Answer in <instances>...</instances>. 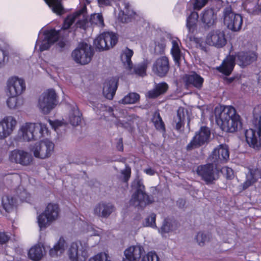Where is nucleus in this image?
Masks as SVG:
<instances>
[{
	"label": "nucleus",
	"instance_id": "1",
	"mask_svg": "<svg viewBox=\"0 0 261 261\" xmlns=\"http://www.w3.org/2000/svg\"><path fill=\"white\" fill-rule=\"evenodd\" d=\"M215 115L217 124L226 132L233 133L241 125L240 117L231 106L216 109Z\"/></svg>",
	"mask_w": 261,
	"mask_h": 261
},
{
	"label": "nucleus",
	"instance_id": "2",
	"mask_svg": "<svg viewBox=\"0 0 261 261\" xmlns=\"http://www.w3.org/2000/svg\"><path fill=\"white\" fill-rule=\"evenodd\" d=\"M256 59L257 55L254 51H241L238 53L234 57H227L216 69L223 74L229 75L233 70L235 61L240 67H245L252 64Z\"/></svg>",
	"mask_w": 261,
	"mask_h": 261
},
{
	"label": "nucleus",
	"instance_id": "3",
	"mask_svg": "<svg viewBox=\"0 0 261 261\" xmlns=\"http://www.w3.org/2000/svg\"><path fill=\"white\" fill-rule=\"evenodd\" d=\"M49 130L46 124L42 123L26 122L18 129L17 137L19 140L30 142L48 136Z\"/></svg>",
	"mask_w": 261,
	"mask_h": 261
},
{
	"label": "nucleus",
	"instance_id": "4",
	"mask_svg": "<svg viewBox=\"0 0 261 261\" xmlns=\"http://www.w3.org/2000/svg\"><path fill=\"white\" fill-rule=\"evenodd\" d=\"M256 106L253 109V118L250 128L245 132L246 140L249 146L258 150L261 147V115L255 114Z\"/></svg>",
	"mask_w": 261,
	"mask_h": 261
},
{
	"label": "nucleus",
	"instance_id": "5",
	"mask_svg": "<svg viewBox=\"0 0 261 261\" xmlns=\"http://www.w3.org/2000/svg\"><path fill=\"white\" fill-rule=\"evenodd\" d=\"M60 210L59 205L49 203L44 212L37 217V222L41 230L44 229L56 221L60 217Z\"/></svg>",
	"mask_w": 261,
	"mask_h": 261
},
{
	"label": "nucleus",
	"instance_id": "6",
	"mask_svg": "<svg viewBox=\"0 0 261 261\" xmlns=\"http://www.w3.org/2000/svg\"><path fill=\"white\" fill-rule=\"evenodd\" d=\"M132 187L136 191L130 200V204L135 207L143 208L147 204L153 201L152 198L144 192L145 187L142 182L139 179H135L132 184Z\"/></svg>",
	"mask_w": 261,
	"mask_h": 261
},
{
	"label": "nucleus",
	"instance_id": "7",
	"mask_svg": "<svg viewBox=\"0 0 261 261\" xmlns=\"http://www.w3.org/2000/svg\"><path fill=\"white\" fill-rule=\"evenodd\" d=\"M89 245L86 242L77 241L72 242L67 251L70 261H86L89 256Z\"/></svg>",
	"mask_w": 261,
	"mask_h": 261
},
{
	"label": "nucleus",
	"instance_id": "8",
	"mask_svg": "<svg viewBox=\"0 0 261 261\" xmlns=\"http://www.w3.org/2000/svg\"><path fill=\"white\" fill-rule=\"evenodd\" d=\"M58 96L54 89H48L39 97L38 107L41 113L48 114L57 105Z\"/></svg>",
	"mask_w": 261,
	"mask_h": 261
},
{
	"label": "nucleus",
	"instance_id": "9",
	"mask_svg": "<svg viewBox=\"0 0 261 261\" xmlns=\"http://www.w3.org/2000/svg\"><path fill=\"white\" fill-rule=\"evenodd\" d=\"M133 54V51L127 47L122 50L121 60L123 65L128 73H135L143 76L146 73V65L145 64H141L134 66L131 61Z\"/></svg>",
	"mask_w": 261,
	"mask_h": 261
},
{
	"label": "nucleus",
	"instance_id": "10",
	"mask_svg": "<svg viewBox=\"0 0 261 261\" xmlns=\"http://www.w3.org/2000/svg\"><path fill=\"white\" fill-rule=\"evenodd\" d=\"M55 145L53 142L45 139L37 142L31 145L30 149L36 158L45 159L48 158L53 154Z\"/></svg>",
	"mask_w": 261,
	"mask_h": 261
},
{
	"label": "nucleus",
	"instance_id": "11",
	"mask_svg": "<svg viewBox=\"0 0 261 261\" xmlns=\"http://www.w3.org/2000/svg\"><path fill=\"white\" fill-rule=\"evenodd\" d=\"M223 19L224 24L229 30L236 32L241 29L242 17L240 14L234 13L230 6H227L224 8Z\"/></svg>",
	"mask_w": 261,
	"mask_h": 261
},
{
	"label": "nucleus",
	"instance_id": "12",
	"mask_svg": "<svg viewBox=\"0 0 261 261\" xmlns=\"http://www.w3.org/2000/svg\"><path fill=\"white\" fill-rule=\"evenodd\" d=\"M59 38V32L55 29L46 30L42 33V29L39 33L38 39L36 41V47L38 46L40 51L47 50L51 45Z\"/></svg>",
	"mask_w": 261,
	"mask_h": 261
},
{
	"label": "nucleus",
	"instance_id": "13",
	"mask_svg": "<svg viewBox=\"0 0 261 261\" xmlns=\"http://www.w3.org/2000/svg\"><path fill=\"white\" fill-rule=\"evenodd\" d=\"M93 56V51L90 45L86 43H81L72 53L73 60L82 65L87 64L90 62Z\"/></svg>",
	"mask_w": 261,
	"mask_h": 261
},
{
	"label": "nucleus",
	"instance_id": "14",
	"mask_svg": "<svg viewBox=\"0 0 261 261\" xmlns=\"http://www.w3.org/2000/svg\"><path fill=\"white\" fill-rule=\"evenodd\" d=\"M117 42L116 35L112 32H105L94 41L96 48L99 51L107 50L114 46Z\"/></svg>",
	"mask_w": 261,
	"mask_h": 261
},
{
	"label": "nucleus",
	"instance_id": "15",
	"mask_svg": "<svg viewBox=\"0 0 261 261\" xmlns=\"http://www.w3.org/2000/svg\"><path fill=\"white\" fill-rule=\"evenodd\" d=\"M86 10V6L84 5L75 13L69 15L64 20L62 29L63 30L68 29L75 21H76L77 27L85 28L87 22V20L85 18Z\"/></svg>",
	"mask_w": 261,
	"mask_h": 261
},
{
	"label": "nucleus",
	"instance_id": "16",
	"mask_svg": "<svg viewBox=\"0 0 261 261\" xmlns=\"http://www.w3.org/2000/svg\"><path fill=\"white\" fill-rule=\"evenodd\" d=\"M9 160L10 162L20 164L23 166H30L33 161L31 153L23 149H16L9 153Z\"/></svg>",
	"mask_w": 261,
	"mask_h": 261
},
{
	"label": "nucleus",
	"instance_id": "17",
	"mask_svg": "<svg viewBox=\"0 0 261 261\" xmlns=\"http://www.w3.org/2000/svg\"><path fill=\"white\" fill-rule=\"evenodd\" d=\"M25 90L24 81L17 76H12L6 83V92L7 95H20Z\"/></svg>",
	"mask_w": 261,
	"mask_h": 261
},
{
	"label": "nucleus",
	"instance_id": "18",
	"mask_svg": "<svg viewBox=\"0 0 261 261\" xmlns=\"http://www.w3.org/2000/svg\"><path fill=\"white\" fill-rule=\"evenodd\" d=\"M17 121L12 116H5L0 120V140H4L12 134Z\"/></svg>",
	"mask_w": 261,
	"mask_h": 261
},
{
	"label": "nucleus",
	"instance_id": "19",
	"mask_svg": "<svg viewBox=\"0 0 261 261\" xmlns=\"http://www.w3.org/2000/svg\"><path fill=\"white\" fill-rule=\"evenodd\" d=\"M214 163L201 165L197 167L196 172L198 175L204 180L206 184L212 183L218 178V170L214 168Z\"/></svg>",
	"mask_w": 261,
	"mask_h": 261
},
{
	"label": "nucleus",
	"instance_id": "20",
	"mask_svg": "<svg viewBox=\"0 0 261 261\" xmlns=\"http://www.w3.org/2000/svg\"><path fill=\"white\" fill-rule=\"evenodd\" d=\"M211 135L210 129L206 126L201 127L199 131L196 133L191 141L188 144L189 150L202 145L209 140Z\"/></svg>",
	"mask_w": 261,
	"mask_h": 261
},
{
	"label": "nucleus",
	"instance_id": "21",
	"mask_svg": "<svg viewBox=\"0 0 261 261\" xmlns=\"http://www.w3.org/2000/svg\"><path fill=\"white\" fill-rule=\"evenodd\" d=\"M205 43L210 46L216 48H221L226 43L225 34L220 30H214L210 32L206 35Z\"/></svg>",
	"mask_w": 261,
	"mask_h": 261
},
{
	"label": "nucleus",
	"instance_id": "22",
	"mask_svg": "<svg viewBox=\"0 0 261 261\" xmlns=\"http://www.w3.org/2000/svg\"><path fill=\"white\" fill-rule=\"evenodd\" d=\"M229 157L228 147L226 145L221 144L214 149L208 160L217 165L220 163L226 162Z\"/></svg>",
	"mask_w": 261,
	"mask_h": 261
},
{
	"label": "nucleus",
	"instance_id": "23",
	"mask_svg": "<svg viewBox=\"0 0 261 261\" xmlns=\"http://www.w3.org/2000/svg\"><path fill=\"white\" fill-rule=\"evenodd\" d=\"M3 41L0 39V69L5 67L8 64L17 65L20 60V56L17 52H12L9 55L6 51L3 48Z\"/></svg>",
	"mask_w": 261,
	"mask_h": 261
},
{
	"label": "nucleus",
	"instance_id": "24",
	"mask_svg": "<svg viewBox=\"0 0 261 261\" xmlns=\"http://www.w3.org/2000/svg\"><path fill=\"white\" fill-rule=\"evenodd\" d=\"M169 69V61L165 56L157 59L152 67L154 73L161 77L164 76L168 72Z\"/></svg>",
	"mask_w": 261,
	"mask_h": 261
},
{
	"label": "nucleus",
	"instance_id": "25",
	"mask_svg": "<svg viewBox=\"0 0 261 261\" xmlns=\"http://www.w3.org/2000/svg\"><path fill=\"white\" fill-rule=\"evenodd\" d=\"M143 252L144 249L141 245L132 246L124 251L123 261H137Z\"/></svg>",
	"mask_w": 261,
	"mask_h": 261
},
{
	"label": "nucleus",
	"instance_id": "26",
	"mask_svg": "<svg viewBox=\"0 0 261 261\" xmlns=\"http://www.w3.org/2000/svg\"><path fill=\"white\" fill-rule=\"evenodd\" d=\"M114 211V206L109 203L100 202L95 205L93 209L95 215L107 218L109 217Z\"/></svg>",
	"mask_w": 261,
	"mask_h": 261
},
{
	"label": "nucleus",
	"instance_id": "27",
	"mask_svg": "<svg viewBox=\"0 0 261 261\" xmlns=\"http://www.w3.org/2000/svg\"><path fill=\"white\" fill-rule=\"evenodd\" d=\"M117 89V80L115 78L108 80L103 84V94L107 99H112Z\"/></svg>",
	"mask_w": 261,
	"mask_h": 261
},
{
	"label": "nucleus",
	"instance_id": "28",
	"mask_svg": "<svg viewBox=\"0 0 261 261\" xmlns=\"http://www.w3.org/2000/svg\"><path fill=\"white\" fill-rule=\"evenodd\" d=\"M217 17L213 9H205L202 13L201 20L205 28L213 27L216 23Z\"/></svg>",
	"mask_w": 261,
	"mask_h": 261
},
{
	"label": "nucleus",
	"instance_id": "29",
	"mask_svg": "<svg viewBox=\"0 0 261 261\" xmlns=\"http://www.w3.org/2000/svg\"><path fill=\"white\" fill-rule=\"evenodd\" d=\"M45 254L43 245L38 243L33 246L29 250L28 256L33 261H39Z\"/></svg>",
	"mask_w": 261,
	"mask_h": 261
},
{
	"label": "nucleus",
	"instance_id": "30",
	"mask_svg": "<svg viewBox=\"0 0 261 261\" xmlns=\"http://www.w3.org/2000/svg\"><path fill=\"white\" fill-rule=\"evenodd\" d=\"M184 81L186 85L193 86L197 88H200L203 82V79L194 72L186 74Z\"/></svg>",
	"mask_w": 261,
	"mask_h": 261
},
{
	"label": "nucleus",
	"instance_id": "31",
	"mask_svg": "<svg viewBox=\"0 0 261 261\" xmlns=\"http://www.w3.org/2000/svg\"><path fill=\"white\" fill-rule=\"evenodd\" d=\"M67 244L63 237H60L58 242L49 251V254L51 257H56L62 254L67 248Z\"/></svg>",
	"mask_w": 261,
	"mask_h": 261
},
{
	"label": "nucleus",
	"instance_id": "32",
	"mask_svg": "<svg viewBox=\"0 0 261 261\" xmlns=\"http://www.w3.org/2000/svg\"><path fill=\"white\" fill-rule=\"evenodd\" d=\"M172 47L171 53L175 64L179 66L181 57L180 48V42L177 38L173 39L171 41Z\"/></svg>",
	"mask_w": 261,
	"mask_h": 261
},
{
	"label": "nucleus",
	"instance_id": "33",
	"mask_svg": "<svg viewBox=\"0 0 261 261\" xmlns=\"http://www.w3.org/2000/svg\"><path fill=\"white\" fill-rule=\"evenodd\" d=\"M199 15L197 12L193 11L186 19V27L189 34H193L197 28V23Z\"/></svg>",
	"mask_w": 261,
	"mask_h": 261
},
{
	"label": "nucleus",
	"instance_id": "34",
	"mask_svg": "<svg viewBox=\"0 0 261 261\" xmlns=\"http://www.w3.org/2000/svg\"><path fill=\"white\" fill-rule=\"evenodd\" d=\"M69 123L73 126L78 125L81 121V114L76 106H73L68 116Z\"/></svg>",
	"mask_w": 261,
	"mask_h": 261
},
{
	"label": "nucleus",
	"instance_id": "35",
	"mask_svg": "<svg viewBox=\"0 0 261 261\" xmlns=\"http://www.w3.org/2000/svg\"><path fill=\"white\" fill-rule=\"evenodd\" d=\"M168 85L165 83L156 84L154 88L147 93V96L149 98H155L161 94L164 93L168 89Z\"/></svg>",
	"mask_w": 261,
	"mask_h": 261
},
{
	"label": "nucleus",
	"instance_id": "36",
	"mask_svg": "<svg viewBox=\"0 0 261 261\" xmlns=\"http://www.w3.org/2000/svg\"><path fill=\"white\" fill-rule=\"evenodd\" d=\"M16 198L11 196L5 195L2 198V205L7 212L13 210L16 206Z\"/></svg>",
	"mask_w": 261,
	"mask_h": 261
},
{
	"label": "nucleus",
	"instance_id": "37",
	"mask_svg": "<svg viewBox=\"0 0 261 261\" xmlns=\"http://www.w3.org/2000/svg\"><path fill=\"white\" fill-rule=\"evenodd\" d=\"M122 5L124 6V9L123 10L121 9L119 14V17H121V16H123L121 18V20L123 21L124 20V22H127V19H128L129 18H135V16L136 14L134 11L129 10V4L125 2H122Z\"/></svg>",
	"mask_w": 261,
	"mask_h": 261
},
{
	"label": "nucleus",
	"instance_id": "38",
	"mask_svg": "<svg viewBox=\"0 0 261 261\" xmlns=\"http://www.w3.org/2000/svg\"><path fill=\"white\" fill-rule=\"evenodd\" d=\"M6 101L7 107L11 110H16L22 105V99L17 95H8Z\"/></svg>",
	"mask_w": 261,
	"mask_h": 261
},
{
	"label": "nucleus",
	"instance_id": "39",
	"mask_svg": "<svg viewBox=\"0 0 261 261\" xmlns=\"http://www.w3.org/2000/svg\"><path fill=\"white\" fill-rule=\"evenodd\" d=\"M53 12L61 15L63 12V8L60 0H44Z\"/></svg>",
	"mask_w": 261,
	"mask_h": 261
},
{
	"label": "nucleus",
	"instance_id": "40",
	"mask_svg": "<svg viewBox=\"0 0 261 261\" xmlns=\"http://www.w3.org/2000/svg\"><path fill=\"white\" fill-rule=\"evenodd\" d=\"M140 98V96L136 93H129L125 96L119 102L122 104H132L137 102Z\"/></svg>",
	"mask_w": 261,
	"mask_h": 261
},
{
	"label": "nucleus",
	"instance_id": "41",
	"mask_svg": "<svg viewBox=\"0 0 261 261\" xmlns=\"http://www.w3.org/2000/svg\"><path fill=\"white\" fill-rule=\"evenodd\" d=\"M175 229L176 224L174 223H172L168 219H165L164 221L161 229H159V231L163 234L164 233L174 231Z\"/></svg>",
	"mask_w": 261,
	"mask_h": 261
},
{
	"label": "nucleus",
	"instance_id": "42",
	"mask_svg": "<svg viewBox=\"0 0 261 261\" xmlns=\"http://www.w3.org/2000/svg\"><path fill=\"white\" fill-rule=\"evenodd\" d=\"M185 110L183 108H179L177 112V118H175L176 123V127L177 129H179L185 119Z\"/></svg>",
	"mask_w": 261,
	"mask_h": 261
},
{
	"label": "nucleus",
	"instance_id": "43",
	"mask_svg": "<svg viewBox=\"0 0 261 261\" xmlns=\"http://www.w3.org/2000/svg\"><path fill=\"white\" fill-rule=\"evenodd\" d=\"M51 127L57 133H59L61 130H64L66 123L62 121L51 120H48Z\"/></svg>",
	"mask_w": 261,
	"mask_h": 261
},
{
	"label": "nucleus",
	"instance_id": "44",
	"mask_svg": "<svg viewBox=\"0 0 261 261\" xmlns=\"http://www.w3.org/2000/svg\"><path fill=\"white\" fill-rule=\"evenodd\" d=\"M197 243L200 246H203L210 240V237L208 234L202 232H199L195 238Z\"/></svg>",
	"mask_w": 261,
	"mask_h": 261
},
{
	"label": "nucleus",
	"instance_id": "45",
	"mask_svg": "<svg viewBox=\"0 0 261 261\" xmlns=\"http://www.w3.org/2000/svg\"><path fill=\"white\" fill-rule=\"evenodd\" d=\"M90 22L91 24L96 25L99 27H103L104 26L103 17L99 13L91 15Z\"/></svg>",
	"mask_w": 261,
	"mask_h": 261
},
{
	"label": "nucleus",
	"instance_id": "46",
	"mask_svg": "<svg viewBox=\"0 0 261 261\" xmlns=\"http://www.w3.org/2000/svg\"><path fill=\"white\" fill-rule=\"evenodd\" d=\"M83 227V231L88 233L89 236H99L100 233L99 230H95L94 227L88 224L87 222H82Z\"/></svg>",
	"mask_w": 261,
	"mask_h": 261
},
{
	"label": "nucleus",
	"instance_id": "47",
	"mask_svg": "<svg viewBox=\"0 0 261 261\" xmlns=\"http://www.w3.org/2000/svg\"><path fill=\"white\" fill-rule=\"evenodd\" d=\"M152 121L157 129L164 130V124L159 113H155L154 114Z\"/></svg>",
	"mask_w": 261,
	"mask_h": 261
},
{
	"label": "nucleus",
	"instance_id": "48",
	"mask_svg": "<svg viewBox=\"0 0 261 261\" xmlns=\"http://www.w3.org/2000/svg\"><path fill=\"white\" fill-rule=\"evenodd\" d=\"M255 175L250 172L246 175V180L243 184V189H246L256 181Z\"/></svg>",
	"mask_w": 261,
	"mask_h": 261
},
{
	"label": "nucleus",
	"instance_id": "49",
	"mask_svg": "<svg viewBox=\"0 0 261 261\" xmlns=\"http://www.w3.org/2000/svg\"><path fill=\"white\" fill-rule=\"evenodd\" d=\"M144 226L150 227L152 228H156L155 224V215L151 214L148 217H146L143 223Z\"/></svg>",
	"mask_w": 261,
	"mask_h": 261
},
{
	"label": "nucleus",
	"instance_id": "50",
	"mask_svg": "<svg viewBox=\"0 0 261 261\" xmlns=\"http://www.w3.org/2000/svg\"><path fill=\"white\" fill-rule=\"evenodd\" d=\"M166 47V42L164 39H161L160 41H155L154 50L156 53L162 54Z\"/></svg>",
	"mask_w": 261,
	"mask_h": 261
},
{
	"label": "nucleus",
	"instance_id": "51",
	"mask_svg": "<svg viewBox=\"0 0 261 261\" xmlns=\"http://www.w3.org/2000/svg\"><path fill=\"white\" fill-rule=\"evenodd\" d=\"M142 261H160V259L155 252L150 251L143 257Z\"/></svg>",
	"mask_w": 261,
	"mask_h": 261
},
{
	"label": "nucleus",
	"instance_id": "52",
	"mask_svg": "<svg viewBox=\"0 0 261 261\" xmlns=\"http://www.w3.org/2000/svg\"><path fill=\"white\" fill-rule=\"evenodd\" d=\"M89 261H110L108 259V255L101 252L89 258Z\"/></svg>",
	"mask_w": 261,
	"mask_h": 261
},
{
	"label": "nucleus",
	"instance_id": "53",
	"mask_svg": "<svg viewBox=\"0 0 261 261\" xmlns=\"http://www.w3.org/2000/svg\"><path fill=\"white\" fill-rule=\"evenodd\" d=\"M208 2V0H192V4L194 10H199Z\"/></svg>",
	"mask_w": 261,
	"mask_h": 261
},
{
	"label": "nucleus",
	"instance_id": "54",
	"mask_svg": "<svg viewBox=\"0 0 261 261\" xmlns=\"http://www.w3.org/2000/svg\"><path fill=\"white\" fill-rule=\"evenodd\" d=\"M245 9L250 13H258L259 12L261 14V6H255L253 8L251 7L250 4L247 3L245 4Z\"/></svg>",
	"mask_w": 261,
	"mask_h": 261
},
{
	"label": "nucleus",
	"instance_id": "55",
	"mask_svg": "<svg viewBox=\"0 0 261 261\" xmlns=\"http://www.w3.org/2000/svg\"><path fill=\"white\" fill-rule=\"evenodd\" d=\"M21 187H19L17 191V193L21 200H27V198L29 197V194L24 189L21 190Z\"/></svg>",
	"mask_w": 261,
	"mask_h": 261
},
{
	"label": "nucleus",
	"instance_id": "56",
	"mask_svg": "<svg viewBox=\"0 0 261 261\" xmlns=\"http://www.w3.org/2000/svg\"><path fill=\"white\" fill-rule=\"evenodd\" d=\"M93 110L96 113L100 114L101 112L107 110V107L101 103H97L96 106H93Z\"/></svg>",
	"mask_w": 261,
	"mask_h": 261
},
{
	"label": "nucleus",
	"instance_id": "57",
	"mask_svg": "<svg viewBox=\"0 0 261 261\" xmlns=\"http://www.w3.org/2000/svg\"><path fill=\"white\" fill-rule=\"evenodd\" d=\"M10 239V237L5 232H0V244H5Z\"/></svg>",
	"mask_w": 261,
	"mask_h": 261
},
{
	"label": "nucleus",
	"instance_id": "58",
	"mask_svg": "<svg viewBox=\"0 0 261 261\" xmlns=\"http://www.w3.org/2000/svg\"><path fill=\"white\" fill-rule=\"evenodd\" d=\"M222 172H226L227 178H231L233 175V170L230 168L227 167L223 168Z\"/></svg>",
	"mask_w": 261,
	"mask_h": 261
},
{
	"label": "nucleus",
	"instance_id": "59",
	"mask_svg": "<svg viewBox=\"0 0 261 261\" xmlns=\"http://www.w3.org/2000/svg\"><path fill=\"white\" fill-rule=\"evenodd\" d=\"M117 0H98V2L99 5H110L112 2L114 1L116 2Z\"/></svg>",
	"mask_w": 261,
	"mask_h": 261
},
{
	"label": "nucleus",
	"instance_id": "60",
	"mask_svg": "<svg viewBox=\"0 0 261 261\" xmlns=\"http://www.w3.org/2000/svg\"><path fill=\"white\" fill-rule=\"evenodd\" d=\"M116 147L117 149L119 151H123V145L122 142V139L120 138L117 143Z\"/></svg>",
	"mask_w": 261,
	"mask_h": 261
},
{
	"label": "nucleus",
	"instance_id": "61",
	"mask_svg": "<svg viewBox=\"0 0 261 261\" xmlns=\"http://www.w3.org/2000/svg\"><path fill=\"white\" fill-rule=\"evenodd\" d=\"M144 172L148 175H153L155 174V171L151 168H148L144 170Z\"/></svg>",
	"mask_w": 261,
	"mask_h": 261
},
{
	"label": "nucleus",
	"instance_id": "62",
	"mask_svg": "<svg viewBox=\"0 0 261 261\" xmlns=\"http://www.w3.org/2000/svg\"><path fill=\"white\" fill-rule=\"evenodd\" d=\"M255 114L261 115V103L256 106Z\"/></svg>",
	"mask_w": 261,
	"mask_h": 261
},
{
	"label": "nucleus",
	"instance_id": "63",
	"mask_svg": "<svg viewBox=\"0 0 261 261\" xmlns=\"http://www.w3.org/2000/svg\"><path fill=\"white\" fill-rule=\"evenodd\" d=\"M123 174L124 175L125 180L127 181L130 176V169L125 170V171L123 172Z\"/></svg>",
	"mask_w": 261,
	"mask_h": 261
},
{
	"label": "nucleus",
	"instance_id": "64",
	"mask_svg": "<svg viewBox=\"0 0 261 261\" xmlns=\"http://www.w3.org/2000/svg\"><path fill=\"white\" fill-rule=\"evenodd\" d=\"M256 76L258 84L261 85V71L256 74Z\"/></svg>",
	"mask_w": 261,
	"mask_h": 261
}]
</instances>
